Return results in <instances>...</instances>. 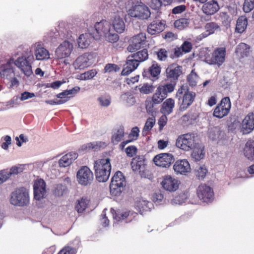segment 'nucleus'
Returning a JSON list of instances; mask_svg holds the SVG:
<instances>
[{"label":"nucleus","mask_w":254,"mask_h":254,"mask_svg":"<svg viewBox=\"0 0 254 254\" xmlns=\"http://www.w3.org/2000/svg\"><path fill=\"white\" fill-rule=\"evenodd\" d=\"M182 52L188 53L191 51L192 48V44L187 41H185L181 46Z\"/></svg>","instance_id":"nucleus-61"},{"label":"nucleus","mask_w":254,"mask_h":254,"mask_svg":"<svg viewBox=\"0 0 254 254\" xmlns=\"http://www.w3.org/2000/svg\"><path fill=\"white\" fill-rule=\"evenodd\" d=\"M198 117V116L196 113L190 111L184 115L182 117L181 120L183 124L186 125H190L192 124Z\"/></svg>","instance_id":"nucleus-40"},{"label":"nucleus","mask_w":254,"mask_h":254,"mask_svg":"<svg viewBox=\"0 0 254 254\" xmlns=\"http://www.w3.org/2000/svg\"><path fill=\"white\" fill-rule=\"evenodd\" d=\"M125 152L128 157H133L136 155L137 152V149L134 145H130L125 149Z\"/></svg>","instance_id":"nucleus-57"},{"label":"nucleus","mask_w":254,"mask_h":254,"mask_svg":"<svg viewBox=\"0 0 254 254\" xmlns=\"http://www.w3.org/2000/svg\"><path fill=\"white\" fill-rule=\"evenodd\" d=\"M175 89L174 84L160 85L153 95L152 102L155 104H159L167 97L168 93L172 92Z\"/></svg>","instance_id":"nucleus-7"},{"label":"nucleus","mask_w":254,"mask_h":254,"mask_svg":"<svg viewBox=\"0 0 254 254\" xmlns=\"http://www.w3.org/2000/svg\"><path fill=\"white\" fill-rule=\"evenodd\" d=\"M106 145V143L102 141L90 142L81 146V147L78 149V152L79 153H84L91 150L98 151L101 148L104 147Z\"/></svg>","instance_id":"nucleus-29"},{"label":"nucleus","mask_w":254,"mask_h":254,"mask_svg":"<svg viewBox=\"0 0 254 254\" xmlns=\"http://www.w3.org/2000/svg\"><path fill=\"white\" fill-rule=\"evenodd\" d=\"M98 101L101 106L108 107L111 104V100L110 98H107L104 96H100L98 98Z\"/></svg>","instance_id":"nucleus-63"},{"label":"nucleus","mask_w":254,"mask_h":254,"mask_svg":"<svg viewBox=\"0 0 254 254\" xmlns=\"http://www.w3.org/2000/svg\"><path fill=\"white\" fill-rule=\"evenodd\" d=\"M196 193L200 200L204 202H211L214 199L213 189L204 184L200 185L196 190Z\"/></svg>","instance_id":"nucleus-13"},{"label":"nucleus","mask_w":254,"mask_h":254,"mask_svg":"<svg viewBox=\"0 0 254 254\" xmlns=\"http://www.w3.org/2000/svg\"><path fill=\"white\" fill-rule=\"evenodd\" d=\"M34 54L37 60L48 59L50 56L49 51L40 44H38L36 46Z\"/></svg>","instance_id":"nucleus-37"},{"label":"nucleus","mask_w":254,"mask_h":254,"mask_svg":"<svg viewBox=\"0 0 254 254\" xmlns=\"http://www.w3.org/2000/svg\"><path fill=\"white\" fill-rule=\"evenodd\" d=\"M205 32L201 33L198 36V39L201 40L208 36L213 34L217 30H220V26L214 22L207 23L204 26Z\"/></svg>","instance_id":"nucleus-31"},{"label":"nucleus","mask_w":254,"mask_h":254,"mask_svg":"<svg viewBox=\"0 0 254 254\" xmlns=\"http://www.w3.org/2000/svg\"><path fill=\"white\" fill-rule=\"evenodd\" d=\"M198 76L196 72L192 70L187 77V81L191 87H195L197 85Z\"/></svg>","instance_id":"nucleus-47"},{"label":"nucleus","mask_w":254,"mask_h":254,"mask_svg":"<svg viewBox=\"0 0 254 254\" xmlns=\"http://www.w3.org/2000/svg\"><path fill=\"white\" fill-rule=\"evenodd\" d=\"M220 9L218 2L211 0L205 2L201 7L202 12L206 15H212L216 13Z\"/></svg>","instance_id":"nucleus-26"},{"label":"nucleus","mask_w":254,"mask_h":254,"mask_svg":"<svg viewBox=\"0 0 254 254\" xmlns=\"http://www.w3.org/2000/svg\"><path fill=\"white\" fill-rule=\"evenodd\" d=\"M167 122L168 118L166 115L164 114L160 117L158 121L159 130L160 131L163 130L164 127L167 125Z\"/></svg>","instance_id":"nucleus-59"},{"label":"nucleus","mask_w":254,"mask_h":254,"mask_svg":"<svg viewBox=\"0 0 254 254\" xmlns=\"http://www.w3.org/2000/svg\"><path fill=\"white\" fill-rule=\"evenodd\" d=\"M224 132L218 127H215L209 131V137L212 140L220 139L223 136Z\"/></svg>","instance_id":"nucleus-41"},{"label":"nucleus","mask_w":254,"mask_h":254,"mask_svg":"<svg viewBox=\"0 0 254 254\" xmlns=\"http://www.w3.org/2000/svg\"><path fill=\"white\" fill-rule=\"evenodd\" d=\"M208 171L204 166H199L195 170V174L198 179H203Z\"/></svg>","instance_id":"nucleus-52"},{"label":"nucleus","mask_w":254,"mask_h":254,"mask_svg":"<svg viewBox=\"0 0 254 254\" xmlns=\"http://www.w3.org/2000/svg\"><path fill=\"white\" fill-rule=\"evenodd\" d=\"M3 142L1 144V147L4 149H7L8 147V145L11 144V138L9 135H6L3 137Z\"/></svg>","instance_id":"nucleus-64"},{"label":"nucleus","mask_w":254,"mask_h":254,"mask_svg":"<svg viewBox=\"0 0 254 254\" xmlns=\"http://www.w3.org/2000/svg\"><path fill=\"white\" fill-rule=\"evenodd\" d=\"M190 22V20L188 18H180L176 20L174 22L175 27L179 30H182L187 27Z\"/></svg>","instance_id":"nucleus-45"},{"label":"nucleus","mask_w":254,"mask_h":254,"mask_svg":"<svg viewBox=\"0 0 254 254\" xmlns=\"http://www.w3.org/2000/svg\"><path fill=\"white\" fill-rule=\"evenodd\" d=\"M139 91L140 93L143 94H149L152 93L154 90V87L152 85L148 83H144L140 84L138 86Z\"/></svg>","instance_id":"nucleus-46"},{"label":"nucleus","mask_w":254,"mask_h":254,"mask_svg":"<svg viewBox=\"0 0 254 254\" xmlns=\"http://www.w3.org/2000/svg\"><path fill=\"white\" fill-rule=\"evenodd\" d=\"M10 202L11 204L23 206L29 203V195L28 190L24 188H17L11 193Z\"/></svg>","instance_id":"nucleus-4"},{"label":"nucleus","mask_w":254,"mask_h":254,"mask_svg":"<svg viewBox=\"0 0 254 254\" xmlns=\"http://www.w3.org/2000/svg\"><path fill=\"white\" fill-rule=\"evenodd\" d=\"M104 37L106 41L112 43L117 42L119 39V35L115 33L111 32V29L110 30L109 32H108V33L104 35Z\"/></svg>","instance_id":"nucleus-53"},{"label":"nucleus","mask_w":254,"mask_h":254,"mask_svg":"<svg viewBox=\"0 0 254 254\" xmlns=\"http://www.w3.org/2000/svg\"><path fill=\"white\" fill-rule=\"evenodd\" d=\"M145 161L146 159L144 156L138 155L133 158L130 163L132 170L134 172H138L141 175H142L146 166Z\"/></svg>","instance_id":"nucleus-20"},{"label":"nucleus","mask_w":254,"mask_h":254,"mask_svg":"<svg viewBox=\"0 0 254 254\" xmlns=\"http://www.w3.org/2000/svg\"><path fill=\"white\" fill-rule=\"evenodd\" d=\"M139 129L137 127H133L128 134V138H131L132 140L134 141L137 140L139 136Z\"/></svg>","instance_id":"nucleus-58"},{"label":"nucleus","mask_w":254,"mask_h":254,"mask_svg":"<svg viewBox=\"0 0 254 254\" xmlns=\"http://www.w3.org/2000/svg\"><path fill=\"white\" fill-rule=\"evenodd\" d=\"M78 154L75 152H70L66 154L59 160V166L62 167L69 166L78 157Z\"/></svg>","instance_id":"nucleus-32"},{"label":"nucleus","mask_w":254,"mask_h":254,"mask_svg":"<svg viewBox=\"0 0 254 254\" xmlns=\"http://www.w3.org/2000/svg\"><path fill=\"white\" fill-rule=\"evenodd\" d=\"M165 21L159 20H153L147 27V32L151 35H156L162 32L165 29Z\"/></svg>","instance_id":"nucleus-27"},{"label":"nucleus","mask_w":254,"mask_h":254,"mask_svg":"<svg viewBox=\"0 0 254 254\" xmlns=\"http://www.w3.org/2000/svg\"><path fill=\"white\" fill-rule=\"evenodd\" d=\"M195 96V93L190 91L187 84H183L179 88L176 97L178 100L180 111H184L191 106L194 101Z\"/></svg>","instance_id":"nucleus-2"},{"label":"nucleus","mask_w":254,"mask_h":254,"mask_svg":"<svg viewBox=\"0 0 254 254\" xmlns=\"http://www.w3.org/2000/svg\"><path fill=\"white\" fill-rule=\"evenodd\" d=\"M34 198L36 200H40L44 197L46 193V183L42 179L35 181L34 185Z\"/></svg>","instance_id":"nucleus-19"},{"label":"nucleus","mask_w":254,"mask_h":254,"mask_svg":"<svg viewBox=\"0 0 254 254\" xmlns=\"http://www.w3.org/2000/svg\"><path fill=\"white\" fill-rule=\"evenodd\" d=\"M157 59L160 61H166L168 58V51L164 48H161L155 52Z\"/></svg>","instance_id":"nucleus-51"},{"label":"nucleus","mask_w":254,"mask_h":254,"mask_svg":"<svg viewBox=\"0 0 254 254\" xmlns=\"http://www.w3.org/2000/svg\"><path fill=\"white\" fill-rule=\"evenodd\" d=\"M77 249L69 246H64L58 254H76Z\"/></svg>","instance_id":"nucleus-55"},{"label":"nucleus","mask_w":254,"mask_h":254,"mask_svg":"<svg viewBox=\"0 0 254 254\" xmlns=\"http://www.w3.org/2000/svg\"><path fill=\"white\" fill-rule=\"evenodd\" d=\"M88 204V200L85 198H82L80 200L78 201L75 208L78 213H82L86 209Z\"/></svg>","instance_id":"nucleus-49"},{"label":"nucleus","mask_w":254,"mask_h":254,"mask_svg":"<svg viewBox=\"0 0 254 254\" xmlns=\"http://www.w3.org/2000/svg\"><path fill=\"white\" fill-rule=\"evenodd\" d=\"M111 24L110 22L106 20H102L97 22L95 24V28L98 34L104 36L108 33L111 29Z\"/></svg>","instance_id":"nucleus-33"},{"label":"nucleus","mask_w":254,"mask_h":254,"mask_svg":"<svg viewBox=\"0 0 254 254\" xmlns=\"http://www.w3.org/2000/svg\"><path fill=\"white\" fill-rule=\"evenodd\" d=\"M148 52L146 49H143L129 55L127 59L125 66L122 71V75H127L138 66L139 64L148 59Z\"/></svg>","instance_id":"nucleus-1"},{"label":"nucleus","mask_w":254,"mask_h":254,"mask_svg":"<svg viewBox=\"0 0 254 254\" xmlns=\"http://www.w3.org/2000/svg\"><path fill=\"white\" fill-rule=\"evenodd\" d=\"M112 25L114 30L118 33H123L126 29V26L123 19L120 16H115L112 21Z\"/></svg>","instance_id":"nucleus-38"},{"label":"nucleus","mask_w":254,"mask_h":254,"mask_svg":"<svg viewBox=\"0 0 254 254\" xmlns=\"http://www.w3.org/2000/svg\"><path fill=\"white\" fill-rule=\"evenodd\" d=\"M243 8L245 12H250L254 8V0H245Z\"/></svg>","instance_id":"nucleus-56"},{"label":"nucleus","mask_w":254,"mask_h":254,"mask_svg":"<svg viewBox=\"0 0 254 254\" xmlns=\"http://www.w3.org/2000/svg\"><path fill=\"white\" fill-rule=\"evenodd\" d=\"M155 124V119L154 118H149L144 126L142 130V133L146 134L149 131H150L153 127Z\"/></svg>","instance_id":"nucleus-48"},{"label":"nucleus","mask_w":254,"mask_h":254,"mask_svg":"<svg viewBox=\"0 0 254 254\" xmlns=\"http://www.w3.org/2000/svg\"><path fill=\"white\" fill-rule=\"evenodd\" d=\"M182 66L176 64H172L168 65L166 69L167 79H170L171 83L174 84L175 86L180 76L182 74Z\"/></svg>","instance_id":"nucleus-15"},{"label":"nucleus","mask_w":254,"mask_h":254,"mask_svg":"<svg viewBox=\"0 0 254 254\" xmlns=\"http://www.w3.org/2000/svg\"><path fill=\"white\" fill-rule=\"evenodd\" d=\"M252 53L251 46L245 43H239L236 47L235 53L237 58L241 61L249 57Z\"/></svg>","instance_id":"nucleus-18"},{"label":"nucleus","mask_w":254,"mask_h":254,"mask_svg":"<svg viewBox=\"0 0 254 254\" xmlns=\"http://www.w3.org/2000/svg\"><path fill=\"white\" fill-rule=\"evenodd\" d=\"M231 108V102L229 97L223 98L213 110V116L218 119L227 116Z\"/></svg>","instance_id":"nucleus-8"},{"label":"nucleus","mask_w":254,"mask_h":254,"mask_svg":"<svg viewBox=\"0 0 254 254\" xmlns=\"http://www.w3.org/2000/svg\"><path fill=\"white\" fill-rule=\"evenodd\" d=\"M120 67L116 64H106L104 68V73L106 72H118L120 70Z\"/></svg>","instance_id":"nucleus-54"},{"label":"nucleus","mask_w":254,"mask_h":254,"mask_svg":"<svg viewBox=\"0 0 254 254\" xmlns=\"http://www.w3.org/2000/svg\"><path fill=\"white\" fill-rule=\"evenodd\" d=\"M13 62L14 59H10L6 64L1 66L0 73L2 77L8 79L15 76V73L12 67Z\"/></svg>","instance_id":"nucleus-28"},{"label":"nucleus","mask_w":254,"mask_h":254,"mask_svg":"<svg viewBox=\"0 0 254 254\" xmlns=\"http://www.w3.org/2000/svg\"><path fill=\"white\" fill-rule=\"evenodd\" d=\"M244 156L249 160L254 161V140H248L243 149Z\"/></svg>","instance_id":"nucleus-35"},{"label":"nucleus","mask_w":254,"mask_h":254,"mask_svg":"<svg viewBox=\"0 0 254 254\" xmlns=\"http://www.w3.org/2000/svg\"><path fill=\"white\" fill-rule=\"evenodd\" d=\"M78 47L84 49L87 47L89 45V41L86 38V35L82 34L80 35L77 39Z\"/></svg>","instance_id":"nucleus-50"},{"label":"nucleus","mask_w":254,"mask_h":254,"mask_svg":"<svg viewBox=\"0 0 254 254\" xmlns=\"http://www.w3.org/2000/svg\"><path fill=\"white\" fill-rule=\"evenodd\" d=\"M254 128V114L249 113L242 121L241 131L243 134L250 133Z\"/></svg>","instance_id":"nucleus-22"},{"label":"nucleus","mask_w":254,"mask_h":254,"mask_svg":"<svg viewBox=\"0 0 254 254\" xmlns=\"http://www.w3.org/2000/svg\"><path fill=\"white\" fill-rule=\"evenodd\" d=\"M220 16L223 24L225 26L229 25L231 22V18L226 12L220 13Z\"/></svg>","instance_id":"nucleus-62"},{"label":"nucleus","mask_w":254,"mask_h":254,"mask_svg":"<svg viewBox=\"0 0 254 254\" xmlns=\"http://www.w3.org/2000/svg\"><path fill=\"white\" fill-rule=\"evenodd\" d=\"M80 90V88L78 86H75L69 90H65L58 94L56 96L58 98L61 99H65L66 98H69L67 97L68 95H74Z\"/></svg>","instance_id":"nucleus-43"},{"label":"nucleus","mask_w":254,"mask_h":254,"mask_svg":"<svg viewBox=\"0 0 254 254\" xmlns=\"http://www.w3.org/2000/svg\"><path fill=\"white\" fill-rule=\"evenodd\" d=\"M76 177L78 183L83 186L91 185L94 179L92 172L87 166L81 167L77 171Z\"/></svg>","instance_id":"nucleus-11"},{"label":"nucleus","mask_w":254,"mask_h":254,"mask_svg":"<svg viewBox=\"0 0 254 254\" xmlns=\"http://www.w3.org/2000/svg\"><path fill=\"white\" fill-rule=\"evenodd\" d=\"M174 99L170 98L167 99L162 104L160 111L165 115H169L172 113L175 107Z\"/></svg>","instance_id":"nucleus-36"},{"label":"nucleus","mask_w":254,"mask_h":254,"mask_svg":"<svg viewBox=\"0 0 254 254\" xmlns=\"http://www.w3.org/2000/svg\"><path fill=\"white\" fill-rule=\"evenodd\" d=\"M196 137V134L192 132L180 135L176 140V145L185 151H190L198 143Z\"/></svg>","instance_id":"nucleus-5"},{"label":"nucleus","mask_w":254,"mask_h":254,"mask_svg":"<svg viewBox=\"0 0 254 254\" xmlns=\"http://www.w3.org/2000/svg\"><path fill=\"white\" fill-rule=\"evenodd\" d=\"M248 25V19L246 16H240L236 22L235 31L238 33H242L245 31Z\"/></svg>","instance_id":"nucleus-39"},{"label":"nucleus","mask_w":254,"mask_h":254,"mask_svg":"<svg viewBox=\"0 0 254 254\" xmlns=\"http://www.w3.org/2000/svg\"><path fill=\"white\" fill-rule=\"evenodd\" d=\"M124 136V127L120 126L112 136V142L114 144L119 142Z\"/></svg>","instance_id":"nucleus-42"},{"label":"nucleus","mask_w":254,"mask_h":254,"mask_svg":"<svg viewBox=\"0 0 254 254\" xmlns=\"http://www.w3.org/2000/svg\"><path fill=\"white\" fill-rule=\"evenodd\" d=\"M113 213V218L117 221H125L126 223H130L134 220L138 215L137 213L128 210H114Z\"/></svg>","instance_id":"nucleus-14"},{"label":"nucleus","mask_w":254,"mask_h":254,"mask_svg":"<svg viewBox=\"0 0 254 254\" xmlns=\"http://www.w3.org/2000/svg\"><path fill=\"white\" fill-rule=\"evenodd\" d=\"M97 73V70L95 69H92L80 74L78 76L77 79L82 80L91 79L93 78Z\"/></svg>","instance_id":"nucleus-44"},{"label":"nucleus","mask_w":254,"mask_h":254,"mask_svg":"<svg viewBox=\"0 0 254 254\" xmlns=\"http://www.w3.org/2000/svg\"><path fill=\"white\" fill-rule=\"evenodd\" d=\"M128 15L139 19H147L150 16L149 8L144 4L132 5L127 11Z\"/></svg>","instance_id":"nucleus-9"},{"label":"nucleus","mask_w":254,"mask_h":254,"mask_svg":"<svg viewBox=\"0 0 254 254\" xmlns=\"http://www.w3.org/2000/svg\"><path fill=\"white\" fill-rule=\"evenodd\" d=\"M109 158H102L94 162V169L97 180L99 182H106L110 175L111 164Z\"/></svg>","instance_id":"nucleus-3"},{"label":"nucleus","mask_w":254,"mask_h":254,"mask_svg":"<svg viewBox=\"0 0 254 254\" xmlns=\"http://www.w3.org/2000/svg\"><path fill=\"white\" fill-rule=\"evenodd\" d=\"M72 49V44L67 41H64L57 48L55 56L58 59L68 57L70 55Z\"/></svg>","instance_id":"nucleus-17"},{"label":"nucleus","mask_w":254,"mask_h":254,"mask_svg":"<svg viewBox=\"0 0 254 254\" xmlns=\"http://www.w3.org/2000/svg\"><path fill=\"white\" fill-rule=\"evenodd\" d=\"M153 160L156 166L167 168L174 162L175 159L172 154L164 153L155 156Z\"/></svg>","instance_id":"nucleus-16"},{"label":"nucleus","mask_w":254,"mask_h":254,"mask_svg":"<svg viewBox=\"0 0 254 254\" xmlns=\"http://www.w3.org/2000/svg\"><path fill=\"white\" fill-rule=\"evenodd\" d=\"M126 185V178L121 171H117L112 178L110 192L113 196H119Z\"/></svg>","instance_id":"nucleus-6"},{"label":"nucleus","mask_w":254,"mask_h":254,"mask_svg":"<svg viewBox=\"0 0 254 254\" xmlns=\"http://www.w3.org/2000/svg\"><path fill=\"white\" fill-rule=\"evenodd\" d=\"M161 69L160 65L156 61H153L152 65L148 69L144 70L142 76L156 79L160 74Z\"/></svg>","instance_id":"nucleus-24"},{"label":"nucleus","mask_w":254,"mask_h":254,"mask_svg":"<svg viewBox=\"0 0 254 254\" xmlns=\"http://www.w3.org/2000/svg\"><path fill=\"white\" fill-rule=\"evenodd\" d=\"M163 188L169 191H176L179 187V181L171 176H165L161 182Z\"/></svg>","instance_id":"nucleus-21"},{"label":"nucleus","mask_w":254,"mask_h":254,"mask_svg":"<svg viewBox=\"0 0 254 254\" xmlns=\"http://www.w3.org/2000/svg\"><path fill=\"white\" fill-rule=\"evenodd\" d=\"M191 150V157L195 161H199L204 158L205 151L202 145L198 143Z\"/></svg>","instance_id":"nucleus-34"},{"label":"nucleus","mask_w":254,"mask_h":254,"mask_svg":"<svg viewBox=\"0 0 254 254\" xmlns=\"http://www.w3.org/2000/svg\"><path fill=\"white\" fill-rule=\"evenodd\" d=\"M148 4L151 8L158 10L162 6V2L161 0H150Z\"/></svg>","instance_id":"nucleus-60"},{"label":"nucleus","mask_w":254,"mask_h":254,"mask_svg":"<svg viewBox=\"0 0 254 254\" xmlns=\"http://www.w3.org/2000/svg\"><path fill=\"white\" fill-rule=\"evenodd\" d=\"M146 43V36L145 33L140 32L133 37L129 40V45L127 50L129 52H135L143 48Z\"/></svg>","instance_id":"nucleus-12"},{"label":"nucleus","mask_w":254,"mask_h":254,"mask_svg":"<svg viewBox=\"0 0 254 254\" xmlns=\"http://www.w3.org/2000/svg\"><path fill=\"white\" fill-rule=\"evenodd\" d=\"M173 169L177 174L186 175L190 171L191 168L187 160H178L173 166Z\"/></svg>","instance_id":"nucleus-25"},{"label":"nucleus","mask_w":254,"mask_h":254,"mask_svg":"<svg viewBox=\"0 0 254 254\" xmlns=\"http://www.w3.org/2000/svg\"><path fill=\"white\" fill-rule=\"evenodd\" d=\"M226 49L225 48H218L212 53L211 58V64L221 65L225 61Z\"/></svg>","instance_id":"nucleus-23"},{"label":"nucleus","mask_w":254,"mask_h":254,"mask_svg":"<svg viewBox=\"0 0 254 254\" xmlns=\"http://www.w3.org/2000/svg\"><path fill=\"white\" fill-rule=\"evenodd\" d=\"M34 59L33 55L27 58L24 56L19 57L14 61V64L27 77L33 74L30 62Z\"/></svg>","instance_id":"nucleus-10"},{"label":"nucleus","mask_w":254,"mask_h":254,"mask_svg":"<svg viewBox=\"0 0 254 254\" xmlns=\"http://www.w3.org/2000/svg\"><path fill=\"white\" fill-rule=\"evenodd\" d=\"M90 55L85 53L78 57L73 63V65L76 69H82L90 65L89 63Z\"/></svg>","instance_id":"nucleus-30"}]
</instances>
